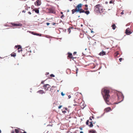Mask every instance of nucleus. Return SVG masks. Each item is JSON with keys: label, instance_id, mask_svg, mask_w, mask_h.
<instances>
[{"label": "nucleus", "instance_id": "nucleus-12", "mask_svg": "<svg viewBox=\"0 0 133 133\" xmlns=\"http://www.w3.org/2000/svg\"><path fill=\"white\" fill-rule=\"evenodd\" d=\"M125 33L128 35H129L131 34V32L130 31L129 29L128 28L126 30Z\"/></svg>", "mask_w": 133, "mask_h": 133}, {"label": "nucleus", "instance_id": "nucleus-52", "mask_svg": "<svg viewBox=\"0 0 133 133\" xmlns=\"http://www.w3.org/2000/svg\"><path fill=\"white\" fill-rule=\"evenodd\" d=\"M70 1H72V0H70Z\"/></svg>", "mask_w": 133, "mask_h": 133}, {"label": "nucleus", "instance_id": "nucleus-27", "mask_svg": "<svg viewBox=\"0 0 133 133\" xmlns=\"http://www.w3.org/2000/svg\"><path fill=\"white\" fill-rule=\"evenodd\" d=\"M62 111L63 113V114H65L66 112V111H65V110H62Z\"/></svg>", "mask_w": 133, "mask_h": 133}, {"label": "nucleus", "instance_id": "nucleus-25", "mask_svg": "<svg viewBox=\"0 0 133 133\" xmlns=\"http://www.w3.org/2000/svg\"><path fill=\"white\" fill-rule=\"evenodd\" d=\"M118 54H119V53H118V52H116L115 53V56H117L118 55Z\"/></svg>", "mask_w": 133, "mask_h": 133}, {"label": "nucleus", "instance_id": "nucleus-49", "mask_svg": "<svg viewBox=\"0 0 133 133\" xmlns=\"http://www.w3.org/2000/svg\"><path fill=\"white\" fill-rule=\"evenodd\" d=\"M1 130H0V133H1Z\"/></svg>", "mask_w": 133, "mask_h": 133}, {"label": "nucleus", "instance_id": "nucleus-35", "mask_svg": "<svg viewBox=\"0 0 133 133\" xmlns=\"http://www.w3.org/2000/svg\"><path fill=\"white\" fill-rule=\"evenodd\" d=\"M62 107V105L59 106L58 107V108L59 109H60Z\"/></svg>", "mask_w": 133, "mask_h": 133}, {"label": "nucleus", "instance_id": "nucleus-31", "mask_svg": "<svg viewBox=\"0 0 133 133\" xmlns=\"http://www.w3.org/2000/svg\"><path fill=\"white\" fill-rule=\"evenodd\" d=\"M77 53V52H74L73 53V54L74 55H75Z\"/></svg>", "mask_w": 133, "mask_h": 133}, {"label": "nucleus", "instance_id": "nucleus-20", "mask_svg": "<svg viewBox=\"0 0 133 133\" xmlns=\"http://www.w3.org/2000/svg\"><path fill=\"white\" fill-rule=\"evenodd\" d=\"M34 10L35 11V12L37 13L38 14L39 13V10L38 9H35V10Z\"/></svg>", "mask_w": 133, "mask_h": 133}, {"label": "nucleus", "instance_id": "nucleus-14", "mask_svg": "<svg viewBox=\"0 0 133 133\" xmlns=\"http://www.w3.org/2000/svg\"><path fill=\"white\" fill-rule=\"evenodd\" d=\"M111 110V108L110 107H108L106 108L105 109V111L106 112H108L109 111Z\"/></svg>", "mask_w": 133, "mask_h": 133}, {"label": "nucleus", "instance_id": "nucleus-9", "mask_svg": "<svg viewBox=\"0 0 133 133\" xmlns=\"http://www.w3.org/2000/svg\"><path fill=\"white\" fill-rule=\"evenodd\" d=\"M15 131L16 133H26L25 131L22 132L19 129H16Z\"/></svg>", "mask_w": 133, "mask_h": 133}, {"label": "nucleus", "instance_id": "nucleus-41", "mask_svg": "<svg viewBox=\"0 0 133 133\" xmlns=\"http://www.w3.org/2000/svg\"><path fill=\"white\" fill-rule=\"evenodd\" d=\"M54 20H53L54 22H55V18H54Z\"/></svg>", "mask_w": 133, "mask_h": 133}, {"label": "nucleus", "instance_id": "nucleus-46", "mask_svg": "<svg viewBox=\"0 0 133 133\" xmlns=\"http://www.w3.org/2000/svg\"><path fill=\"white\" fill-rule=\"evenodd\" d=\"M80 133H83L82 131H81Z\"/></svg>", "mask_w": 133, "mask_h": 133}, {"label": "nucleus", "instance_id": "nucleus-48", "mask_svg": "<svg viewBox=\"0 0 133 133\" xmlns=\"http://www.w3.org/2000/svg\"><path fill=\"white\" fill-rule=\"evenodd\" d=\"M65 109L66 110H67V108H65Z\"/></svg>", "mask_w": 133, "mask_h": 133}, {"label": "nucleus", "instance_id": "nucleus-17", "mask_svg": "<svg viewBox=\"0 0 133 133\" xmlns=\"http://www.w3.org/2000/svg\"><path fill=\"white\" fill-rule=\"evenodd\" d=\"M111 27H112V29L113 30L115 29L116 27L115 25L114 24H113L111 26Z\"/></svg>", "mask_w": 133, "mask_h": 133}, {"label": "nucleus", "instance_id": "nucleus-19", "mask_svg": "<svg viewBox=\"0 0 133 133\" xmlns=\"http://www.w3.org/2000/svg\"><path fill=\"white\" fill-rule=\"evenodd\" d=\"M11 56L15 57L16 56V54L15 53H12L11 54Z\"/></svg>", "mask_w": 133, "mask_h": 133}, {"label": "nucleus", "instance_id": "nucleus-33", "mask_svg": "<svg viewBox=\"0 0 133 133\" xmlns=\"http://www.w3.org/2000/svg\"><path fill=\"white\" fill-rule=\"evenodd\" d=\"M64 15H62L61 17V18H63V17H64Z\"/></svg>", "mask_w": 133, "mask_h": 133}, {"label": "nucleus", "instance_id": "nucleus-40", "mask_svg": "<svg viewBox=\"0 0 133 133\" xmlns=\"http://www.w3.org/2000/svg\"><path fill=\"white\" fill-rule=\"evenodd\" d=\"M11 133H15L14 132V131H12L11 132Z\"/></svg>", "mask_w": 133, "mask_h": 133}, {"label": "nucleus", "instance_id": "nucleus-47", "mask_svg": "<svg viewBox=\"0 0 133 133\" xmlns=\"http://www.w3.org/2000/svg\"><path fill=\"white\" fill-rule=\"evenodd\" d=\"M46 1L48 2H49V0H46Z\"/></svg>", "mask_w": 133, "mask_h": 133}, {"label": "nucleus", "instance_id": "nucleus-30", "mask_svg": "<svg viewBox=\"0 0 133 133\" xmlns=\"http://www.w3.org/2000/svg\"><path fill=\"white\" fill-rule=\"evenodd\" d=\"M122 58H119V61L120 62H121L122 61Z\"/></svg>", "mask_w": 133, "mask_h": 133}, {"label": "nucleus", "instance_id": "nucleus-18", "mask_svg": "<svg viewBox=\"0 0 133 133\" xmlns=\"http://www.w3.org/2000/svg\"><path fill=\"white\" fill-rule=\"evenodd\" d=\"M96 131L95 130H90L89 131V133H96Z\"/></svg>", "mask_w": 133, "mask_h": 133}, {"label": "nucleus", "instance_id": "nucleus-4", "mask_svg": "<svg viewBox=\"0 0 133 133\" xmlns=\"http://www.w3.org/2000/svg\"><path fill=\"white\" fill-rule=\"evenodd\" d=\"M22 25L21 24H16L13 23H10L6 24L5 26L12 27L13 28H15L18 26H21Z\"/></svg>", "mask_w": 133, "mask_h": 133}, {"label": "nucleus", "instance_id": "nucleus-34", "mask_svg": "<svg viewBox=\"0 0 133 133\" xmlns=\"http://www.w3.org/2000/svg\"><path fill=\"white\" fill-rule=\"evenodd\" d=\"M68 31L69 32V33H70L71 31L70 29V28L68 29Z\"/></svg>", "mask_w": 133, "mask_h": 133}, {"label": "nucleus", "instance_id": "nucleus-32", "mask_svg": "<svg viewBox=\"0 0 133 133\" xmlns=\"http://www.w3.org/2000/svg\"><path fill=\"white\" fill-rule=\"evenodd\" d=\"M61 94L62 96H64L65 95L64 94L63 92H61Z\"/></svg>", "mask_w": 133, "mask_h": 133}, {"label": "nucleus", "instance_id": "nucleus-21", "mask_svg": "<svg viewBox=\"0 0 133 133\" xmlns=\"http://www.w3.org/2000/svg\"><path fill=\"white\" fill-rule=\"evenodd\" d=\"M37 92L41 94H42L43 93V91L41 90Z\"/></svg>", "mask_w": 133, "mask_h": 133}, {"label": "nucleus", "instance_id": "nucleus-51", "mask_svg": "<svg viewBox=\"0 0 133 133\" xmlns=\"http://www.w3.org/2000/svg\"><path fill=\"white\" fill-rule=\"evenodd\" d=\"M53 18H51V19H52Z\"/></svg>", "mask_w": 133, "mask_h": 133}, {"label": "nucleus", "instance_id": "nucleus-38", "mask_svg": "<svg viewBox=\"0 0 133 133\" xmlns=\"http://www.w3.org/2000/svg\"><path fill=\"white\" fill-rule=\"evenodd\" d=\"M49 74V73H46L45 75L46 76H47V75H48Z\"/></svg>", "mask_w": 133, "mask_h": 133}, {"label": "nucleus", "instance_id": "nucleus-36", "mask_svg": "<svg viewBox=\"0 0 133 133\" xmlns=\"http://www.w3.org/2000/svg\"><path fill=\"white\" fill-rule=\"evenodd\" d=\"M46 24L47 25H49L50 24V23H46Z\"/></svg>", "mask_w": 133, "mask_h": 133}, {"label": "nucleus", "instance_id": "nucleus-26", "mask_svg": "<svg viewBox=\"0 0 133 133\" xmlns=\"http://www.w3.org/2000/svg\"><path fill=\"white\" fill-rule=\"evenodd\" d=\"M51 22L52 23H51V24H53L54 25H55L56 24H58V23H55L54 22Z\"/></svg>", "mask_w": 133, "mask_h": 133}, {"label": "nucleus", "instance_id": "nucleus-37", "mask_svg": "<svg viewBox=\"0 0 133 133\" xmlns=\"http://www.w3.org/2000/svg\"><path fill=\"white\" fill-rule=\"evenodd\" d=\"M28 14H30V15L31 14V12L30 11H29L28 12Z\"/></svg>", "mask_w": 133, "mask_h": 133}, {"label": "nucleus", "instance_id": "nucleus-2", "mask_svg": "<svg viewBox=\"0 0 133 133\" xmlns=\"http://www.w3.org/2000/svg\"><path fill=\"white\" fill-rule=\"evenodd\" d=\"M104 9L101 4H98L94 7V11L98 13H102Z\"/></svg>", "mask_w": 133, "mask_h": 133}, {"label": "nucleus", "instance_id": "nucleus-16", "mask_svg": "<svg viewBox=\"0 0 133 133\" xmlns=\"http://www.w3.org/2000/svg\"><path fill=\"white\" fill-rule=\"evenodd\" d=\"M31 33L32 34L34 35H36L39 36H41V34H38V33H35V32H31Z\"/></svg>", "mask_w": 133, "mask_h": 133}, {"label": "nucleus", "instance_id": "nucleus-5", "mask_svg": "<svg viewBox=\"0 0 133 133\" xmlns=\"http://www.w3.org/2000/svg\"><path fill=\"white\" fill-rule=\"evenodd\" d=\"M119 94H118L117 95L118 96V100H119L120 102H119L122 101L123 100L124 98V96L122 94L120 93H119Z\"/></svg>", "mask_w": 133, "mask_h": 133}, {"label": "nucleus", "instance_id": "nucleus-39", "mask_svg": "<svg viewBox=\"0 0 133 133\" xmlns=\"http://www.w3.org/2000/svg\"><path fill=\"white\" fill-rule=\"evenodd\" d=\"M121 14L123 15L124 14V12H121Z\"/></svg>", "mask_w": 133, "mask_h": 133}, {"label": "nucleus", "instance_id": "nucleus-15", "mask_svg": "<svg viewBox=\"0 0 133 133\" xmlns=\"http://www.w3.org/2000/svg\"><path fill=\"white\" fill-rule=\"evenodd\" d=\"M99 55L100 56H103L106 55V53L105 52L102 51L101 52L99 53Z\"/></svg>", "mask_w": 133, "mask_h": 133}, {"label": "nucleus", "instance_id": "nucleus-43", "mask_svg": "<svg viewBox=\"0 0 133 133\" xmlns=\"http://www.w3.org/2000/svg\"><path fill=\"white\" fill-rule=\"evenodd\" d=\"M90 119L91 121L92 120V119L91 118V117L90 118Z\"/></svg>", "mask_w": 133, "mask_h": 133}, {"label": "nucleus", "instance_id": "nucleus-24", "mask_svg": "<svg viewBox=\"0 0 133 133\" xmlns=\"http://www.w3.org/2000/svg\"><path fill=\"white\" fill-rule=\"evenodd\" d=\"M87 14L88 15L89 13V11H84V12Z\"/></svg>", "mask_w": 133, "mask_h": 133}, {"label": "nucleus", "instance_id": "nucleus-7", "mask_svg": "<svg viewBox=\"0 0 133 133\" xmlns=\"http://www.w3.org/2000/svg\"><path fill=\"white\" fill-rule=\"evenodd\" d=\"M89 123H90V124L88 125V126L90 127H92L93 126V121H90V122H89V120H87L86 122V124L87 125H88L89 124Z\"/></svg>", "mask_w": 133, "mask_h": 133}, {"label": "nucleus", "instance_id": "nucleus-28", "mask_svg": "<svg viewBox=\"0 0 133 133\" xmlns=\"http://www.w3.org/2000/svg\"><path fill=\"white\" fill-rule=\"evenodd\" d=\"M55 76V75L53 74H51L50 75V77H54Z\"/></svg>", "mask_w": 133, "mask_h": 133}, {"label": "nucleus", "instance_id": "nucleus-22", "mask_svg": "<svg viewBox=\"0 0 133 133\" xmlns=\"http://www.w3.org/2000/svg\"><path fill=\"white\" fill-rule=\"evenodd\" d=\"M75 70L76 71V76H77L78 71V68H77L76 67V69H75Z\"/></svg>", "mask_w": 133, "mask_h": 133}, {"label": "nucleus", "instance_id": "nucleus-23", "mask_svg": "<svg viewBox=\"0 0 133 133\" xmlns=\"http://www.w3.org/2000/svg\"><path fill=\"white\" fill-rule=\"evenodd\" d=\"M115 1L114 0H112L110 1L109 2V3L110 4H111V3H114V2Z\"/></svg>", "mask_w": 133, "mask_h": 133}, {"label": "nucleus", "instance_id": "nucleus-29", "mask_svg": "<svg viewBox=\"0 0 133 133\" xmlns=\"http://www.w3.org/2000/svg\"><path fill=\"white\" fill-rule=\"evenodd\" d=\"M85 7H86V8H87L86 9H85L88 10V5H85Z\"/></svg>", "mask_w": 133, "mask_h": 133}, {"label": "nucleus", "instance_id": "nucleus-10", "mask_svg": "<svg viewBox=\"0 0 133 133\" xmlns=\"http://www.w3.org/2000/svg\"><path fill=\"white\" fill-rule=\"evenodd\" d=\"M50 13H52L55 14L56 12L55 8H50Z\"/></svg>", "mask_w": 133, "mask_h": 133}, {"label": "nucleus", "instance_id": "nucleus-11", "mask_svg": "<svg viewBox=\"0 0 133 133\" xmlns=\"http://www.w3.org/2000/svg\"><path fill=\"white\" fill-rule=\"evenodd\" d=\"M68 56L67 57L68 58H68H70L71 59L72 58L73 60V59L74 58L73 57L72 54L69 52L68 53Z\"/></svg>", "mask_w": 133, "mask_h": 133}, {"label": "nucleus", "instance_id": "nucleus-44", "mask_svg": "<svg viewBox=\"0 0 133 133\" xmlns=\"http://www.w3.org/2000/svg\"><path fill=\"white\" fill-rule=\"evenodd\" d=\"M61 14H62V15H63V12H61Z\"/></svg>", "mask_w": 133, "mask_h": 133}, {"label": "nucleus", "instance_id": "nucleus-42", "mask_svg": "<svg viewBox=\"0 0 133 133\" xmlns=\"http://www.w3.org/2000/svg\"><path fill=\"white\" fill-rule=\"evenodd\" d=\"M71 96L70 95H69L68 96V97H69V98H70V97H71Z\"/></svg>", "mask_w": 133, "mask_h": 133}, {"label": "nucleus", "instance_id": "nucleus-3", "mask_svg": "<svg viewBox=\"0 0 133 133\" xmlns=\"http://www.w3.org/2000/svg\"><path fill=\"white\" fill-rule=\"evenodd\" d=\"M82 4H79L76 7L75 9H73L72 10V14H74L75 12H79L80 13H84V10L82 9Z\"/></svg>", "mask_w": 133, "mask_h": 133}, {"label": "nucleus", "instance_id": "nucleus-8", "mask_svg": "<svg viewBox=\"0 0 133 133\" xmlns=\"http://www.w3.org/2000/svg\"><path fill=\"white\" fill-rule=\"evenodd\" d=\"M41 4V0H37L36 2H35V5L37 6H39Z\"/></svg>", "mask_w": 133, "mask_h": 133}, {"label": "nucleus", "instance_id": "nucleus-50", "mask_svg": "<svg viewBox=\"0 0 133 133\" xmlns=\"http://www.w3.org/2000/svg\"><path fill=\"white\" fill-rule=\"evenodd\" d=\"M87 0H84V1H87Z\"/></svg>", "mask_w": 133, "mask_h": 133}, {"label": "nucleus", "instance_id": "nucleus-45", "mask_svg": "<svg viewBox=\"0 0 133 133\" xmlns=\"http://www.w3.org/2000/svg\"><path fill=\"white\" fill-rule=\"evenodd\" d=\"M94 116H92L91 117V118H93V119H94Z\"/></svg>", "mask_w": 133, "mask_h": 133}, {"label": "nucleus", "instance_id": "nucleus-1", "mask_svg": "<svg viewBox=\"0 0 133 133\" xmlns=\"http://www.w3.org/2000/svg\"><path fill=\"white\" fill-rule=\"evenodd\" d=\"M110 91L109 90L104 88L102 90V92L104 100L107 104L108 105L111 104L109 102V100L110 98V96L109 94Z\"/></svg>", "mask_w": 133, "mask_h": 133}, {"label": "nucleus", "instance_id": "nucleus-6", "mask_svg": "<svg viewBox=\"0 0 133 133\" xmlns=\"http://www.w3.org/2000/svg\"><path fill=\"white\" fill-rule=\"evenodd\" d=\"M15 48H17L18 50V52H19L20 51H22V48L20 45H16L15 46Z\"/></svg>", "mask_w": 133, "mask_h": 133}, {"label": "nucleus", "instance_id": "nucleus-13", "mask_svg": "<svg viewBox=\"0 0 133 133\" xmlns=\"http://www.w3.org/2000/svg\"><path fill=\"white\" fill-rule=\"evenodd\" d=\"M44 88L46 90H48V89L50 87V85L48 84L44 85Z\"/></svg>", "mask_w": 133, "mask_h": 133}]
</instances>
